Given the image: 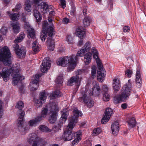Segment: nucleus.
I'll list each match as a JSON object with an SVG mask.
<instances>
[{
    "label": "nucleus",
    "instance_id": "obj_47",
    "mask_svg": "<svg viewBox=\"0 0 146 146\" xmlns=\"http://www.w3.org/2000/svg\"><path fill=\"white\" fill-rule=\"evenodd\" d=\"M21 4L19 3L17 4L15 7V9H13V11H18L21 9Z\"/></svg>",
    "mask_w": 146,
    "mask_h": 146
},
{
    "label": "nucleus",
    "instance_id": "obj_44",
    "mask_svg": "<svg viewBox=\"0 0 146 146\" xmlns=\"http://www.w3.org/2000/svg\"><path fill=\"white\" fill-rule=\"evenodd\" d=\"M101 132V130L100 128H98L94 129L93 131V134L97 135L100 133Z\"/></svg>",
    "mask_w": 146,
    "mask_h": 146
},
{
    "label": "nucleus",
    "instance_id": "obj_29",
    "mask_svg": "<svg viewBox=\"0 0 146 146\" xmlns=\"http://www.w3.org/2000/svg\"><path fill=\"white\" fill-rule=\"evenodd\" d=\"M92 54L90 52L86 53L84 56V61L85 64H88L91 62Z\"/></svg>",
    "mask_w": 146,
    "mask_h": 146
},
{
    "label": "nucleus",
    "instance_id": "obj_48",
    "mask_svg": "<svg viewBox=\"0 0 146 146\" xmlns=\"http://www.w3.org/2000/svg\"><path fill=\"white\" fill-rule=\"evenodd\" d=\"M34 17L36 18V21L37 22H40L41 21L42 19V16L41 15L40 13L37 15V16Z\"/></svg>",
    "mask_w": 146,
    "mask_h": 146
},
{
    "label": "nucleus",
    "instance_id": "obj_2",
    "mask_svg": "<svg viewBox=\"0 0 146 146\" xmlns=\"http://www.w3.org/2000/svg\"><path fill=\"white\" fill-rule=\"evenodd\" d=\"M81 97L79 98L78 100L81 102H83L89 108L94 106V101L89 96L92 95L98 96L101 93L100 88L99 84L96 81L93 82L92 86L88 83L85 88H82L81 90Z\"/></svg>",
    "mask_w": 146,
    "mask_h": 146
},
{
    "label": "nucleus",
    "instance_id": "obj_18",
    "mask_svg": "<svg viewBox=\"0 0 146 146\" xmlns=\"http://www.w3.org/2000/svg\"><path fill=\"white\" fill-rule=\"evenodd\" d=\"M37 7L43 14H45L48 12L49 9H51L52 6L51 5H48L46 3L42 2L38 4Z\"/></svg>",
    "mask_w": 146,
    "mask_h": 146
},
{
    "label": "nucleus",
    "instance_id": "obj_10",
    "mask_svg": "<svg viewBox=\"0 0 146 146\" xmlns=\"http://www.w3.org/2000/svg\"><path fill=\"white\" fill-rule=\"evenodd\" d=\"M48 112V108H43L42 111L40 116H38L35 118L29 121L28 124L31 127H35L46 116Z\"/></svg>",
    "mask_w": 146,
    "mask_h": 146
},
{
    "label": "nucleus",
    "instance_id": "obj_1",
    "mask_svg": "<svg viewBox=\"0 0 146 146\" xmlns=\"http://www.w3.org/2000/svg\"><path fill=\"white\" fill-rule=\"evenodd\" d=\"M91 48L90 42H88L85 44L82 48L79 50L76 55L66 56L60 58L58 59L56 62L58 65L63 67H67V71L71 72L73 70L76 66L78 60V56H83L85 53L90 50Z\"/></svg>",
    "mask_w": 146,
    "mask_h": 146
},
{
    "label": "nucleus",
    "instance_id": "obj_56",
    "mask_svg": "<svg viewBox=\"0 0 146 146\" xmlns=\"http://www.w3.org/2000/svg\"><path fill=\"white\" fill-rule=\"evenodd\" d=\"M3 108L0 107V118L2 117L3 115Z\"/></svg>",
    "mask_w": 146,
    "mask_h": 146
},
{
    "label": "nucleus",
    "instance_id": "obj_23",
    "mask_svg": "<svg viewBox=\"0 0 146 146\" xmlns=\"http://www.w3.org/2000/svg\"><path fill=\"white\" fill-rule=\"evenodd\" d=\"M31 1L30 0H28L25 2V12H27V14L29 15H31Z\"/></svg>",
    "mask_w": 146,
    "mask_h": 146
},
{
    "label": "nucleus",
    "instance_id": "obj_53",
    "mask_svg": "<svg viewBox=\"0 0 146 146\" xmlns=\"http://www.w3.org/2000/svg\"><path fill=\"white\" fill-rule=\"evenodd\" d=\"M130 30V27L128 26H125L123 28V31L124 32H128Z\"/></svg>",
    "mask_w": 146,
    "mask_h": 146
},
{
    "label": "nucleus",
    "instance_id": "obj_52",
    "mask_svg": "<svg viewBox=\"0 0 146 146\" xmlns=\"http://www.w3.org/2000/svg\"><path fill=\"white\" fill-rule=\"evenodd\" d=\"M13 47L14 48L13 50L15 51V52L17 50H19L20 48H19V46L18 44H16L13 45Z\"/></svg>",
    "mask_w": 146,
    "mask_h": 146
},
{
    "label": "nucleus",
    "instance_id": "obj_26",
    "mask_svg": "<svg viewBox=\"0 0 146 146\" xmlns=\"http://www.w3.org/2000/svg\"><path fill=\"white\" fill-rule=\"evenodd\" d=\"M136 81L137 82V86L139 88L141 86V78L140 70L137 69L136 74Z\"/></svg>",
    "mask_w": 146,
    "mask_h": 146
},
{
    "label": "nucleus",
    "instance_id": "obj_35",
    "mask_svg": "<svg viewBox=\"0 0 146 146\" xmlns=\"http://www.w3.org/2000/svg\"><path fill=\"white\" fill-rule=\"evenodd\" d=\"M128 82V83L123 87H125L126 90V92H127L130 94L131 91V88L132 87L131 84L130 83V80H129Z\"/></svg>",
    "mask_w": 146,
    "mask_h": 146
},
{
    "label": "nucleus",
    "instance_id": "obj_11",
    "mask_svg": "<svg viewBox=\"0 0 146 146\" xmlns=\"http://www.w3.org/2000/svg\"><path fill=\"white\" fill-rule=\"evenodd\" d=\"M69 113L67 109H63L61 112V117L60 120V122L57 125H55L53 129L54 131L57 132L61 129V128L63 126V124L65 123L67 117Z\"/></svg>",
    "mask_w": 146,
    "mask_h": 146
},
{
    "label": "nucleus",
    "instance_id": "obj_22",
    "mask_svg": "<svg viewBox=\"0 0 146 146\" xmlns=\"http://www.w3.org/2000/svg\"><path fill=\"white\" fill-rule=\"evenodd\" d=\"M111 129L113 135H117L118 134L119 130V123L115 121L112 123L111 125Z\"/></svg>",
    "mask_w": 146,
    "mask_h": 146
},
{
    "label": "nucleus",
    "instance_id": "obj_20",
    "mask_svg": "<svg viewBox=\"0 0 146 146\" xmlns=\"http://www.w3.org/2000/svg\"><path fill=\"white\" fill-rule=\"evenodd\" d=\"M76 33L77 36L80 38L78 42V44L79 45H81L83 42V40L82 38L85 36V31L81 27H79L76 29Z\"/></svg>",
    "mask_w": 146,
    "mask_h": 146
},
{
    "label": "nucleus",
    "instance_id": "obj_5",
    "mask_svg": "<svg viewBox=\"0 0 146 146\" xmlns=\"http://www.w3.org/2000/svg\"><path fill=\"white\" fill-rule=\"evenodd\" d=\"M72 129H70L67 126V128L64 130V133L60 137V138L65 141L71 140L74 137V140L72 142V145H76L81 140L82 132L78 131L74 133L72 131Z\"/></svg>",
    "mask_w": 146,
    "mask_h": 146
},
{
    "label": "nucleus",
    "instance_id": "obj_57",
    "mask_svg": "<svg viewBox=\"0 0 146 146\" xmlns=\"http://www.w3.org/2000/svg\"><path fill=\"white\" fill-rule=\"evenodd\" d=\"M127 106V105L125 103H123L121 105V108L124 109L126 108Z\"/></svg>",
    "mask_w": 146,
    "mask_h": 146
},
{
    "label": "nucleus",
    "instance_id": "obj_24",
    "mask_svg": "<svg viewBox=\"0 0 146 146\" xmlns=\"http://www.w3.org/2000/svg\"><path fill=\"white\" fill-rule=\"evenodd\" d=\"M21 19L22 21L24 22V26L25 30L27 31L32 28L27 20L24 13L22 14Z\"/></svg>",
    "mask_w": 146,
    "mask_h": 146
},
{
    "label": "nucleus",
    "instance_id": "obj_21",
    "mask_svg": "<svg viewBox=\"0 0 146 146\" xmlns=\"http://www.w3.org/2000/svg\"><path fill=\"white\" fill-rule=\"evenodd\" d=\"M112 110L110 108H107L105 112V115L102 118V123L103 124L105 123L108 122L112 114Z\"/></svg>",
    "mask_w": 146,
    "mask_h": 146
},
{
    "label": "nucleus",
    "instance_id": "obj_33",
    "mask_svg": "<svg viewBox=\"0 0 146 146\" xmlns=\"http://www.w3.org/2000/svg\"><path fill=\"white\" fill-rule=\"evenodd\" d=\"M128 127L131 128L134 127L135 125L136 121L134 117L130 118L127 122Z\"/></svg>",
    "mask_w": 146,
    "mask_h": 146
},
{
    "label": "nucleus",
    "instance_id": "obj_40",
    "mask_svg": "<svg viewBox=\"0 0 146 146\" xmlns=\"http://www.w3.org/2000/svg\"><path fill=\"white\" fill-rule=\"evenodd\" d=\"M110 97L107 92H105L103 96V100L104 101H108L110 99Z\"/></svg>",
    "mask_w": 146,
    "mask_h": 146
},
{
    "label": "nucleus",
    "instance_id": "obj_27",
    "mask_svg": "<svg viewBox=\"0 0 146 146\" xmlns=\"http://www.w3.org/2000/svg\"><path fill=\"white\" fill-rule=\"evenodd\" d=\"M19 50L16 52V55L19 58H23L25 55L26 52L25 48L24 47H22Z\"/></svg>",
    "mask_w": 146,
    "mask_h": 146
},
{
    "label": "nucleus",
    "instance_id": "obj_41",
    "mask_svg": "<svg viewBox=\"0 0 146 146\" xmlns=\"http://www.w3.org/2000/svg\"><path fill=\"white\" fill-rule=\"evenodd\" d=\"M63 78L62 75L58 76L56 80V82L59 84H61L63 82Z\"/></svg>",
    "mask_w": 146,
    "mask_h": 146
},
{
    "label": "nucleus",
    "instance_id": "obj_13",
    "mask_svg": "<svg viewBox=\"0 0 146 146\" xmlns=\"http://www.w3.org/2000/svg\"><path fill=\"white\" fill-rule=\"evenodd\" d=\"M126 88L122 87L121 95H117L114 98L113 101L116 104L119 103L121 101H125L129 98L130 95L129 93L126 92Z\"/></svg>",
    "mask_w": 146,
    "mask_h": 146
},
{
    "label": "nucleus",
    "instance_id": "obj_14",
    "mask_svg": "<svg viewBox=\"0 0 146 146\" xmlns=\"http://www.w3.org/2000/svg\"><path fill=\"white\" fill-rule=\"evenodd\" d=\"M81 72H82L80 70L76 71L75 73L76 76H72L68 80V85L72 86L74 83L76 84V89L78 90L80 85L81 81V79L78 75L80 74Z\"/></svg>",
    "mask_w": 146,
    "mask_h": 146
},
{
    "label": "nucleus",
    "instance_id": "obj_25",
    "mask_svg": "<svg viewBox=\"0 0 146 146\" xmlns=\"http://www.w3.org/2000/svg\"><path fill=\"white\" fill-rule=\"evenodd\" d=\"M112 86L114 90L118 91L120 88L121 85L119 81L117 78H115L113 80Z\"/></svg>",
    "mask_w": 146,
    "mask_h": 146
},
{
    "label": "nucleus",
    "instance_id": "obj_4",
    "mask_svg": "<svg viewBox=\"0 0 146 146\" xmlns=\"http://www.w3.org/2000/svg\"><path fill=\"white\" fill-rule=\"evenodd\" d=\"M7 67L3 68L2 66H0V78L2 77L5 82H7L9 78V76L11 73H13L12 84L14 86L22 80H24V76H23L20 72L19 65L13 64L7 65Z\"/></svg>",
    "mask_w": 146,
    "mask_h": 146
},
{
    "label": "nucleus",
    "instance_id": "obj_61",
    "mask_svg": "<svg viewBox=\"0 0 146 146\" xmlns=\"http://www.w3.org/2000/svg\"><path fill=\"white\" fill-rule=\"evenodd\" d=\"M83 13H84V15H85V14H86V9L83 10Z\"/></svg>",
    "mask_w": 146,
    "mask_h": 146
},
{
    "label": "nucleus",
    "instance_id": "obj_63",
    "mask_svg": "<svg viewBox=\"0 0 146 146\" xmlns=\"http://www.w3.org/2000/svg\"><path fill=\"white\" fill-rule=\"evenodd\" d=\"M108 36H110V35H107L106 36V38H107V39H108V40H109V39H108Z\"/></svg>",
    "mask_w": 146,
    "mask_h": 146
},
{
    "label": "nucleus",
    "instance_id": "obj_42",
    "mask_svg": "<svg viewBox=\"0 0 146 146\" xmlns=\"http://www.w3.org/2000/svg\"><path fill=\"white\" fill-rule=\"evenodd\" d=\"M96 67L95 66H93L92 67L91 70V77L94 78L96 76Z\"/></svg>",
    "mask_w": 146,
    "mask_h": 146
},
{
    "label": "nucleus",
    "instance_id": "obj_6",
    "mask_svg": "<svg viewBox=\"0 0 146 146\" xmlns=\"http://www.w3.org/2000/svg\"><path fill=\"white\" fill-rule=\"evenodd\" d=\"M93 58L96 60L97 65L99 70L97 73V78L100 82H102L104 79L106 74V72L103 69V67L101 62L99 60L98 56V52L96 49L93 48L92 49Z\"/></svg>",
    "mask_w": 146,
    "mask_h": 146
},
{
    "label": "nucleus",
    "instance_id": "obj_62",
    "mask_svg": "<svg viewBox=\"0 0 146 146\" xmlns=\"http://www.w3.org/2000/svg\"><path fill=\"white\" fill-rule=\"evenodd\" d=\"M50 146H58V145L57 144H54Z\"/></svg>",
    "mask_w": 146,
    "mask_h": 146
},
{
    "label": "nucleus",
    "instance_id": "obj_51",
    "mask_svg": "<svg viewBox=\"0 0 146 146\" xmlns=\"http://www.w3.org/2000/svg\"><path fill=\"white\" fill-rule=\"evenodd\" d=\"M35 9L34 10L33 12V15L34 16H37V15L38 14L40 13L37 10V7H34Z\"/></svg>",
    "mask_w": 146,
    "mask_h": 146
},
{
    "label": "nucleus",
    "instance_id": "obj_58",
    "mask_svg": "<svg viewBox=\"0 0 146 146\" xmlns=\"http://www.w3.org/2000/svg\"><path fill=\"white\" fill-rule=\"evenodd\" d=\"M10 0H3L4 4L7 5L9 4L10 1Z\"/></svg>",
    "mask_w": 146,
    "mask_h": 146
},
{
    "label": "nucleus",
    "instance_id": "obj_43",
    "mask_svg": "<svg viewBox=\"0 0 146 146\" xmlns=\"http://www.w3.org/2000/svg\"><path fill=\"white\" fill-rule=\"evenodd\" d=\"M24 104L22 101H19L18 102L17 104V108L19 109H21L24 107Z\"/></svg>",
    "mask_w": 146,
    "mask_h": 146
},
{
    "label": "nucleus",
    "instance_id": "obj_17",
    "mask_svg": "<svg viewBox=\"0 0 146 146\" xmlns=\"http://www.w3.org/2000/svg\"><path fill=\"white\" fill-rule=\"evenodd\" d=\"M46 94L44 90H43L40 93L39 96V99L35 100L34 103L37 107L42 106V101H44L46 99Z\"/></svg>",
    "mask_w": 146,
    "mask_h": 146
},
{
    "label": "nucleus",
    "instance_id": "obj_38",
    "mask_svg": "<svg viewBox=\"0 0 146 146\" xmlns=\"http://www.w3.org/2000/svg\"><path fill=\"white\" fill-rule=\"evenodd\" d=\"M66 40L69 44L72 43L74 40L72 35L70 34H68L66 38Z\"/></svg>",
    "mask_w": 146,
    "mask_h": 146
},
{
    "label": "nucleus",
    "instance_id": "obj_59",
    "mask_svg": "<svg viewBox=\"0 0 146 146\" xmlns=\"http://www.w3.org/2000/svg\"><path fill=\"white\" fill-rule=\"evenodd\" d=\"M3 104V103L2 101L0 100V107L1 108H2V105Z\"/></svg>",
    "mask_w": 146,
    "mask_h": 146
},
{
    "label": "nucleus",
    "instance_id": "obj_30",
    "mask_svg": "<svg viewBox=\"0 0 146 146\" xmlns=\"http://www.w3.org/2000/svg\"><path fill=\"white\" fill-rule=\"evenodd\" d=\"M62 95L61 93L59 90H56L54 91L53 94H50L49 97L50 99H53L61 96Z\"/></svg>",
    "mask_w": 146,
    "mask_h": 146
},
{
    "label": "nucleus",
    "instance_id": "obj_37",
    "mask_svg": "<svg viewBox=\"0 0 146 146\" xmlns=\"http://www.w3.org/2000/svg\"><path fill=\"white\" fill-rule=\"evenodd\" d=\"M83 21L84 27H88L90 25V20L89 17H85L83 20Z\"/></svg>",
    "mask_w": 146,
    "mask_h": 146
},
{
    "label": "nucleus",
    "instance_id": "obj_50",
    "mask_svg": "<svg viewBox=\"0 0 146 146\" xmlns=\"http://www.w3.org/2000/svg\"><path fill=\"white\" fill-rule=\"evenodd\" d=\"M60 5L62 7L64 8L66 7V3L65 0H60Z\"/></svg>",
    "mask_w": 146,
    "mask_h": 146
},
{
    "label": "nucleus",
    "instance_id": "obj_49",
    "mask_svg": "<svg viewBox=\"0 0 146 146\" xmlns=\"http://www.w3.org/2000/svg\"><path fill=\"white\" fill-rule=\"evenodd\" d=\"M75 13V8L74 6H72L70 10V14L72 16H74Z\"/></svg>",
    "mask_w": 146,
    "mask_h": 146
},
{
    "label": "nucleus",
    "instance_id": "obj_3",
    "mask_svg": "<svg viewBox=\"0 0 146 146\" xmlns=\"http://www.w3.org/2000/svg\"><path fill=\"white\" fill-rule=\"evenodd\" d=\"M55 14L54 11L52 10L51 11H50V16L48 17L49 23H48L46 21H44L42 24V31L40 36L42 41H44L48 34L49 37L47 38L46 44L48 49L50 51H53L54 49V42L51 36L55 34V31L54 29V25L52 22V20L50 17L51 15H54Z\"/></svg>",
    "mask_w": 146,
    "mask_h": 146
},
{
    "label": "nucleus",
    "instance_id": "obj_54",
    "mask_svg": "<svg viewBox=\"0 0 146 146\" xmlns=\"http://www.w3.org/2000/svg\"><path fill=\"white\" fill-rule=\"evenodd\" d=\"M102 90L105 92H107L108 89V87L106 85H104L102 88Z\"/></svg>",
    "mask_w": 146,
    "mask_h": 146
},
{
    "label": "nucleus",
    "instance_id": "obj_46",
    "mask_svg": "<svg viewBox=\"0 0 146 146\" xmlns=\"http://www.w3.org/2000/svg\"><path fill=\"white\" fill-rule=\"evenodd\" d=\"M7 28L6 27H3L0 30L1 33L3 35H5L6 34L7 31Z\"/></svg>",
    "mask_w": 146,
    "mask_h": 146
},
{
    "label": "nucleus",
    "instance_id": "obj_39",
    "mask_svg": "<svg viewBox=\"0 0 146 146\" xmlns=\"http://www.w3.org/2000/svg\"><path fill=\"white\" fill-rule=\"evenodd\" d=\"M27 31L28 32L29 35L31 38H35V32L33 28L27 30Z\"/></svg>",
    "mask_w": 146,
    "mask_h": 146
},
{
    "label": "nucleus",
    "instance_id": "obj_16",
    "mask_svg": "<svg viewBox=\"0 0 146 146\" xmlns=\"http://www.w3.org/2000/svg\"><path fill=\"white\" fill-rule=\"evenodd\" d=\"M51 62L49 58H44L40 65V70L43 72H46L50 68Z\"/></svg>",
    "mask_w": 146,
    "mask_h": 146
},
{
    "label": "nucleus",
    "instance_id": "obj_45",
    "mask_svg": "<svg viewBox=\"0 0 146 146\" xmlns=\"http://www.w3.org/2000/svg\"><path fill=\"white\" fill-rule=\"evenodd\" d=\"M132 73V71L129 70H127L125 72V75L128 78L131 76Z\"/></svg>",
    "mask_w": 146,
    "mask_h": 146
},
{
    "label": "nucleus",
    "instance_id": "obj_36",
    "mask_svg": "<svg viewBox=\"0 0 146 146\" xmlns=\"http://www.w3.org/2000/svg\"><path fill=\"white\" fill-rule=\"evenodd\" d=\"M25 37V35L24 33H22L14 41L16 43L21 42L24 39Z\"/></svg>",
    "mask_w": 146,
    "mask_h": 146
},
{
    "label": "nucleus",
    "instance_id": "obj_32",
    "mask_svg": "<svg viewBox=\"0 0 146 146\" xmlns=\"http://www.w3.org/2000/svg\"><path fill=\"white\" fill-rule=\"evenodd\" d=\"M38 42L37 41L34 42L32 45V49L35 53L38 52L40 50Z\"/></svg>",
    "mask_w": 146,
    "mask_h": 146
},
{
    "label": "nucleus",
    "instance_id": "obj_7",
    "mask_svg": "<svg viewBox=\"0 0 146 146\" xmlns=\"http://www.w3.org/2000/svg\"><path fill=\"white\" fill-rule=\"evenodd\" d=\"M11 54L8 47L5 46L0 48V62L2 61L5 65H11ZM0 64V66H1Z\"/></svg>",
    "mask_w": 146,
    "mask_h": 146
},
{
    "label": "nucleus",
    "instance_id": "obj_31",
    "mask_svg": "<svg viewBox=\"0 0 146 146\" xmlns=\"http://www.w3.org/2000/svg\"><path fill=\"white\" fill-rule=\"evenodd\" d=\"M11 26L15 33H17L19 32L20 29L19 24L18 22L12 23Z\"/></svg>",
    "mask_w": 146,
    "mask_h": 146
},
{
    "label": "nucleus",
    "instance_id": "obj_60",
    "mask_svg": "<svg viewBox=\"0 0 146 146\" xmlns=\"http://www.w3.org/2000/svg\"><path fill=\"white\" fill-rule=\"evenodd\" d=\"M94 1L99 3L101 2V0H94Z\"/></svg>",
    "mask_w": 146,
    "mask_h": 146
},
{
    "label": "nucleus",
    "instance_id": "obj_9",
    "mask_svg": "<svg viewBox=\"0 0 146 146\" xmlns=\"http://www.w3.org/2000/svg\"><path fill=\"white\" fill-rule=\"evenodd\" d=\"M47 106L49 107H48V109L52 113L48 121L50 123H53L55 122L57 118V112L58 111L57 104L54 102L50 103Z\"/></svg>",
    "mask_w": 146,
    "mask_h": 146
},
{
    "label": "nucleus",
    "instance_id": "obj_28",
    "mask_svg": "<svg viewBox=\"0 0 146 146\" xmlns=\"http://www.w3.org/2000/svg\"><path fill=\"white\" fill-rule=\"evenodd\" d=\"M7 14L9 15L11 19L13 21H18L19 19L20 14L19 13H10V11H7Z\"/></svg>",
    "mask_w": 146,
    "mask_h": 146
},
{
    "label": "nucleus",
    "instance_id": "obj_55",
    "mask_svg": "<svg viewBox=\"0 0 146 146\" xmlns=\"http://www.w3.org/2000/svg\"><path fill=\"white\" fill-rule=\"evenodd\" d=\"M69 19L67 18H64L62 20L64 24H65L68 23L69 22Z\"/></svg>",
    "mask_w": 146,
    "mask_h": 146
},
{
    "label": "nucleus",
    "instance_id": "obj_8",
    "mask_svg": "<svg viewBox=\"0 0 146 146\" xmlns=\"http://www.w3.org/2000/svg\"><path fill=\"white\" fill-rule=\"evenodd\" d=\"M27 141L30 143H32L31 146H41L45 143L44 139L38 137V135L35 133L29 134L27 138Z\"/></svg>",
    "mask_w": 146,
    "mask_h": 146
},
{
    "label": "nucleus",
    "instance_id": "obj_34",
    "mask_svg": "<svg viewBox=\"0 0 146 146\" xmlns=\"http://www.w3.org/2000/svg\"><path fill=\"white\" fill-rule=\"evenodd\" d=\"M38 128L39 130L42 132H50L51 131L50 129H49L47 126L44 125H40Z\"/></svg>",
    "mask_w": 146,
    "mask_h": 146
},
{
    "label": "nucleus",
    "instance_id": "obj_19",
    "mask_svg": "<svg viewBox=\"0 0 146 146\" xmlns=\"http://www.w3.org/2000/svg\"><path fill=\"white\" fill-rule=\"evenodd\" d=\"M39 74H36L34 80L31 82L29 84V88L31 91H34L38 88L39 86Z\"/></svg>",
    "mask_w": 146,
    "mask_h": 146
},
{
    "label": "nucleus",
    "instance_id": "obj_12",
    "mask_svg": "<svg viewBox=\"0 0 146 146\" xmlns=\"http://www.w3.org/2000/svg\"><path fill=\"white\" fill-rule=\"evenodd\" d=\"M73 112L74 115L70 118V122L68 124V127L70 129L73 128L77 121L78 117L82 116V112L77 108L74 109Z\"/></svg>",
    "mask_w": 146,
    "mask_h": 146
},
{
    "label": "nucleus",
    "instance_id": "obj_64",
    "mask_svg": "<svg viewBox=\"0 0 146 146\" xmlns=\"http://www.w3.org/2000/svg\"><path fill=\"white\" fill-rule=\"evenodd\" d=\"M95 146H101V145L100 144H98L96 145Z\"/></svg>",
    "mask_w": 146,
    "mask_h": 146
},
{
    "label": "nucleus",
    "instance_id": "obj_15",
    "mask_svg": "<svg viewBox=\"0 0 146 146\" xmlns=\"http://www.w3.org/2000/svg\"><path fill=\"white\" fill-rule=\"evenodd\" d=\"M20 116L18 119L19 121L18 128L22 134H25L27 132V131L29 130V127L27 125L25 127L23 126L25 112L23 111H20Z\"/></svg>",
    "mask_w": 146,
    "mask_h": 146
}]
</instances>
